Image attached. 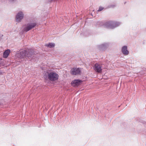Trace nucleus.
<instances>
[{"label":"nucleus","mask_w":146,"mask_h":146,"mask_svg":"<svg viewBox=\"0 0 146 146\" xmlns=\"http://www.w3.org/2000/svg\"><path fill=\"white\" fill-rule=\"evenodd\" d=\"M36 23H33L31 24L26 27V30L27 31H29L32 28L35 27L36 26Z\"/></svg>","instance_id":"nucleus-8"},{"label":"nucleus","mask_w":146,"mask_h":146,"mask_svg":"<svg viewBox=\"0 0 146 146\" xmlns=\"http://www.w3.org/2000/svg\"><path fill=\"white\" fill-rule=\"evenodd\" d=\"M121 52L125 55H128L129 54V51L127 50V46H123L121 48Z\"/></svg>","instance_id":"nucleus-6"},{"label":"nucleus","mask_w":146,"mask_h":146,"mask_svg":"<svg viewBox=\"0 0 146 146\" xmlns=\"http://www.w3.org/2000/svg\"><path fill=\"white\" fill-rule=\"evenodd\" d=\"M10 50L9 49H7L5 50L3 52V56L4 58H7L9 55L10 52Z\"/></svg>","instance_id":"nucleus-9"},{"label":"nucleus","mask_w":146,"mask_h":146,"mask_svg":"<svg viewBox=\"0 0 146 146\" xmlns=\"http://www.w3.org/2000/svg\"><path fill=\"white\" fill-rule=\"evenodd\" d=\"M24 17V14L23 12H19L16 16V21L19 23L21 21Z\"/></svg>","instance_id":"nucleus-4"},{"label":"nucleus","mask_w":146,"mask_h":146,"mask_svg":"<svg viewBox=\"0 0 146 146\" xmlns=\"http://www.w3.org/2000/svg\"><path fill=\"white\" fill-rule=\"evenodd\" d=\"M49 45L50 46H51V45H54V44L53 43H50Z\"/></svg>","instance_id":"nucleus-11"},{"label":"nucleus","mask_w":146,"mask_h":146,"mask_svg":"<svg viewBox=\"0 0 146 146\" xmlns=\"http://www.w3.org/2000/svg\"><path fill=\"white\" fill-rule=\"evenodd\" d=\"M102 47H105V46H102Z\"/></svg>","instance_id":"nucleus-14"},{"label":"nucleus","mask_w":146,"mask_h":146,"mask_svg":"<svg viewBox=\"0 0 146 146\" xmlns=\"http://www.w3.org/2000/svg\"><path fill=\"white\" fill-rule=\"evenodd\" d=\"M81 70L80 68H74L70 71L71 73L73 75H78L80 74Z\"/></svg>","instance_id":"nucleus-3"},{"label":"nucleus","mask_w":146,"mask_h":146,"mask_svg":"<svg viewBox=\"0 0 146 146\" xmlns=\"http://www.w3.org/2000/svg\"><path fill=\"white\" fill-rule=\"evenodd\" d=\"M58 75L54 72H47L45 73L44 77L45 79H49L51 81H54L58 80Z\"/></svg>","instance_id":"nucleus-2"},{"label":"nucleus","mask_w":146,"mask_h":146,"mask_svg":"<svg viewBox=\"0 0 146 146\" xmlns=\"http://www.w3.org/2000/svg\"><path fill=\"white\" fill-rule=\"evenodd\" d=\"M35 52L34 50L32 49H25V50H21L17 53L18 57L20 58H23L28 57H29Z\"/></svg>","instance_id":"nucleus-1"},{"label":"nucleus","mask_w":146,"mask_h":146,"mask_svg":"<svg viewBox=\"0 0 146 146\" xmlns=\"http://www.w3.org/2000/svg\"><path fill=\"white\" fill-rule=\"evenodd\" d=\"M82 82V81L79 80H75L71 82L72 85L73 86H78Z\"/></svg>","instance_id":"nucleus-7"},{"label":"nucleus","mask_w":146,"mask_h":146,"mask_svg":"<svg viewBox=\"0 0 146 146\" xmlns=\"http://www.w3.org/2000/svg\"><path fill=\"white\" fill-rule=\"evenodd\" d=\"M47 47H49V48H52L54 46H46Z\"/></svg>","instance_id":"nucleus-12"},{"label":"nucleus","mask_w":146,"mask_h":146,"mask_svg":"<svg viewBox=\"0 0 146 146\" xmlns=\"http://www.w3.org/2000/svg\"><path fill=\"white\" fill-rule=\"evenodd\" d=\"M0 60H2V59H0Z\"/></svg>","instance_id":"nucleus-13"},{"label":"nucleus","mask_w":146,"mask_h":146,"mask_svg":"<svg viewBox=\"0 0 146 146\" xmlns=\"http://www.w3.org/2000/svg\"><path fill=\"white\" fill-rule=\"evenodd\" d=\"M103 9H104V7H102V6L100 7L98 11H102V10H103Z\"/></svg>","instance_id":"nucleus-10"},{"label":"nucleus","mask_w":146,"mask_h":146,"mask_svg":"<svg viewBox=\"0 0 146 146\" xmlns=\"http://www.w3.org/2000/svg\"><path fill=\"white\" fill-rule=\"evenodd\" d=\"M101 65L98 64L96 63L94 66V69L96 72L100 73L102 72Z\"/></svg>","instance_id":"nucleus-5"}]
</instances>
